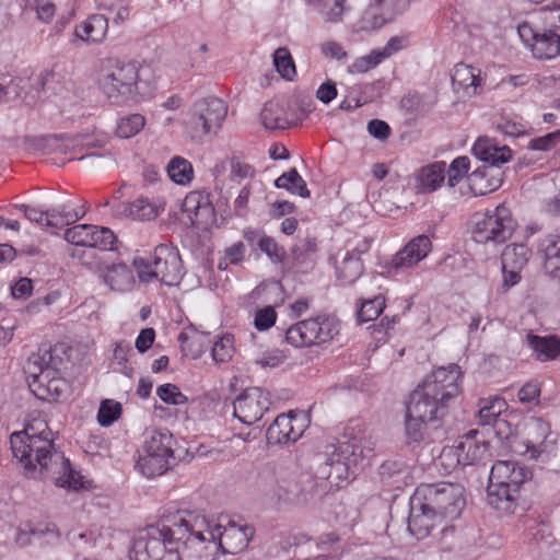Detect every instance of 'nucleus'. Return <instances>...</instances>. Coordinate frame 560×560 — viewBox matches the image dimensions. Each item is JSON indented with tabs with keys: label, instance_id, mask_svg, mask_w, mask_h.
I'll list each match as a JSON object with an SVG mask.
<instances>
[{
	"label": "nucleus",
	"instance_id": "nucleus-38",
	"mask_svg": "<svg viewBox=\"0 0 560 560\" xmlns=\"http://www.w3.org/2000/svg\"><path fill=\"white\" fill-rule=\"evenodd\" d=\"M170 178L177 185H188L194 178L191 163L182 156H174L166 167Z\"/></svg>",
	"mask_w": 560,
	"mask_h": 560
},
{
	"label": "nucleus",
	"instance_id": "nucleus-55",
	"mask_svg": "<svg viewBox=\"0 0 560 560\" xmlns=\"http://www.w3.org/2000/svg\"><path fill=\"white\" fill-rule=\"evenodd\" d=\"M277 319V313L272 306H265L257 310L254 318L256 329L262 331L272 327Z\"/></svg>",
	"mask_w": 560,
	"mask_h": 560
},
{
	"label": "nucleus",
	"instance_id": "nucleus-30",
	"mask_svg": "<svg viewBox=\"0 0 560 560\" xmlns=\"http://www.w3.org/2000/svg\"><path fill=\"white\" fill-rule=\"evenodd\" d=\"M527 343L537 361L555 360L560 354V337L555 335H527Z\"/></svg>",
	"mask_w": 560,
	"mask_h": 560
},
{
	"label": "nucleus",
	"instance_id": "nucleus-35",
	"mask_svg": "<svg viewBox=\"0 0 560 560\" xmlns=\"http://www.w3.org/2000/svg\"><path fill=\"white\" fill-rule=\"evenodd\" d=\"M50 228L61 229L65 225L75 223L85 215L84 207L72 208L70 203H63L50 209Z\"/></svg>",
	"mask_w": 560,
	"mask_h": 560
},
{
	"label": "nucleus",
	"instance_id": "nucleus-5",
	"mask_svg": "<svg viewBox=\"0 0 560 560\" xmlns=\"http://www.w3.org/2000/svg\"><path fill=\"white\" fill-rule=\"evenodd\" d=\"M447 406L419 385L409 397L405 415V431L409 443H431L444 438L441 420Z\"/></svg>",
	"mask_w": 560,
	"mask_h": 560
},
{
	"label": "nucleus",
	"instance_id": "nucleus-40",
	"mask_svg": "<svg viewBox=\"0 0 560 560\" xmlns=\"http://www.w3.org/2000/svg\"><path fill=\"white\" fill-rule=\"evenodd\" d=\"M171 462L144 453L137 462V468L147 478L161 476L170 469Z\"/></svg>",
	"mask_w": 560,
	"mask_h": 560
},
{
	"label": "nucleus",
	"instance_id": "nucleus-13",
	"mask_svg": "<svg viewBox=\"0 0 560 560\" xmlns=\"http://www.w3.org/2000/svg\"><path fill=\"white\" fill-rule=\"evenodd\" d=\"M452 91L459 102H468L486 92L487 77L479 67L457 62L451 70Z\"/></svg>",
	"mask_w": 560,
	"mask_h": 560
},
{
	"label": "nucleus",
	"instance_id": "nucleus-47",
	"mask_svg": "<svg viewBox=\"0 0 560 560\" xmlns=\"http://www.w3.org/2000/svg\"><path fill=\"white\" fill-rule=\"evenodd\" d=\"M121 405L113 399H105L101 402L97 412V422L102 427L112 425L121 415Z\"/></svg>",
	"mask_w": 560,
	"mask_h": 560
},
{
	"label": "nucleus",
	"instance_id": "nucleus-45",
	"mask_svg": "<svg viewBox=\"0 0 560 560\" xmlns=\"http://www.w3.org/2000/svg\"><path fill=\"white\" fill-rule=\"evenodd\" d=\"M317 550L322 553L317 556V559L324 560L323 558H335L341 553L340 537L336 532H330L320 535L316 541Z\"/></svg>",
	"mask_w": 560,
	"mask_h": 560
},
{
	"label": "nucleus",
	"instance_id": "nucleus-60",
	"mask_svg": "<svg viewBox=\"0 0 560 560\" xmlns=\"http://www.w3.org/2000/svg\"><path fill=\"white\" fill-rule=\"evenodd\" d=\"M501 271H502V283L499 287L500 293H506L511 288L515 287L520 283L522 276V269H512V268H504L503 265H501Z\"/></svg>",
	"mask_w": 560,
	"mask_h": 560
},
{
	"label": "nucleus",
	"instance_id": "nucleus-6",
	"mask_svg": "<svg viewBox=\"0 0 560 560\" xmlns=\"http://www.w3.org/2000/svg\"><path fill=\"white\" fill-rule=\"evenodd\" d=\"M340 433L338 444H328L324 454L318 455L319 478L336 485L347 474L351 457L355 462L358 457H364L365 452L373 451L372 443L366 438L365 428L359 420H350L342 427Z\"/></svg>",
	"mask_w": 560,
	"mask_h": 560
},
{
	"label": "nucleus",
	"instance_id": "nucleus-4",
	"mask_svg": "<svg viewBox=\"0 0 560 560\" xmlns=\"http://www.w3.org/2000/svg\"><path fill=\"white\" fill-rule=\"evenodd\" d=\"M98 86L114 103L147 102L155 90L156 74L150 65L106 58L101 61Z\"/></svg>",
	"mask_w": 560,
	"mask_h": 560
},
{
	"label": "nucleus",
	"instance_id": "nucleus-10",
	"mask_svg": "<svg viewBox=\"0 0 560 560\" xmlns=\"http://www.w3.org/2000/svg\"><path fill=\"white\" fill-rule=\"evenodd\" d=\"M54 364L50 350L32 354L27 360L25 372L28 386L39 399H59L65 392L66 383Z\"/></svg>",
	"mask_w": 560,
	"mask_h": 560
},
{
	"label": "nucleus",
	"instance_id": "nucleus-49",
	"mask_svg": "<svg viewBox=\"0 0 560 560\" xmlns=\"http://www.w3.org/2000/svg\"><path fill=\"white\" fill-rule=\"evenodd\" d=\"M94 230L93 224H77L72 228L66 230L63 234V238L75 246L88 247L89 242L92 240L90 237L91 231Z\"/></svg>",
	"mask_w": 560,
	"mask_h": 560
},
{
	"label": "nucleus",
	"instance_id": "nucleus-27",
	"mask_svg": "<svg viewBox=\"0 0 560 560\" xmlns=\"http://www.w3.org/2000/svg\"><path fill=\"white\" fill-rule=\"evenodd\" d=\"M520 490L488 485L487 501L491 508L500 513L511 514L517 508Z\"/></svg>",
	"mask_w": 560,
	"mask_h": 560
},
{
	"label": "nucleus",
	"instance_id": "nucleus-14",
	"mask_svg": "<svg viewBox=\"0 0 560 560\" xmlns=\"http://www.w3.org/2000/svg\"><path fill=\"white\" fill-rule=\"evenodd\" d=\"M228 116V107H192L184 120L191 140L202 141L211 132L217 133Z\"/></svg>",
	"mask_w": 560,
	"mask_h": 560
},
{
	"label": "nucleus",
	"instance_id": "nucleus-9",
	"mask_svg": "<svg viewBox=\"0 0 560 560\" xmlns=\"http://www.w3.org/2000/svg\"><path fill=\"white\" fill-rule=\"evenodd\" d=\"M464 492L459 483L439 482L421 483L413 494L416 503L421 502L423 508L431 509L439 517L455 520L466 504Z\"/></svg>",
	"mask_w": 560,
	"mask_h": 560
},
{
	"label": "nucleus",
	"instance_id": "nucleus-50",
	"mask_svg": "<svg viewBox=\"0 0 560 560\" xmlns=\"http://www.w3.org/2000/svg\"><path fill=\"white\" fill-rule=\"evenodd\" d=\"M495 129L504 136L518 137L526 132V124L518 117L502 116L494 122Z\"/></svg>",
	"mask_w": 560,
	"mask_h": 560
},
{
	"label": "nucleus",
	"instance_id": "nucleus-28",
	"mask_svg": "<svg viewBox=\"0 0 560 560\" xmlns=\"http://www.w3.org/2000/svg\"><path fill=\"white\" fill-rule=\"evenodd\" d=\"M104 282L112 291L125 293L133 289L136 279L132 269L126 264H113L106 268Z\"/></svg>",
	"mask_w": 560,
	"mask_h": 560
},
{
	"label": "nucleus",
	"instance_id": "nucleus-57",
	"mask_svg": "<svg viewBox=\"0 0 560 560\" xmlns=\"http://www.w3.org/2000/svg\"><path fill=\"white\" fill-rule=\"evenodd\" d=\"M85 117L82 107H62L59 110V119L57 124L63 128H68L77 122H81Z\"/></svg>",
	"mask_w": 560,
	"mask_h": 560
},
{
	"label": "nucleus",
	"instance_id": "nucleus-15",
	"mask_svg": "<svg viewBox=\"0 0 560 560\" xmlns=\"http://www.w3.org/2000/svg\"><path fill=\"white\" fill-rule=\"evenodd\" d=\"M489 443L479 439L477 432L466 434L456 446L446 447L442 451L440 459H450V465L468 466L475 465L488 456Z\"/></svg>",
	"mask_w": 560,
	"mask_h": 560
},
{
	"label": "nucleus",
	"instance_id": "nucleus-36",
	"mask_svg": "<svg viewBox=\"0 0 560 560\" xmlns=\"http://www.w3.org/2000/svg\"><path fill=\"white\" fill-rule=\"evenodd\" d=\"M363 269V262L360 257L346 254L341 262L337 266V279L342 284H351L361 277Z\"/></svg>",
	"mask_w": 560,
	"mask_h": 560
},
{
	"label": "nucleus",
	"instance_id": "nucleus-54",
	"mask_svg": "<svg viewBox=\"0 0 560 560\" xmlns=\"http://www.w3.org/2000/svg\"><path fill=\"white\" fill-rule=\"evenodd\" d=\"M234 349L232 338L226 336L220 338L212 347V358L215 362H226L233 355Z\"/></svg>",
	"mask_w": 560,
	"mask_h": 560
},
{
	"label": "nucleus",
	"instance_id": "nucleus-41",
	"mask_svg": "<svg viewBox=\"0 0 560 560\" xmlns=\"http://www.w3.org/2000/svg\"><path fill=\"white\" fill-rule=\"evenodd\" d=\"M505 409L506 402L503 398L494 397L480 400V409L478 411L480 424L489 425L494 423Z\"/></svg>",
	"mask_w": 560,
	"mask_h": 560
},
{
	"label": "nucleus",
	"instance_id": "nucleus-16",
	"mask_svg": "<svg viewBox=\"0 0 560 560\" xmlns=\"http://www.w3.org/2000/svg\"><path fill=\"white\" fill-rule=\"evenodd\" d=\"M462 371L457 364L442 366L428 374L421 386L444 404L460 393Z\"/></svg>",
	"mask_w": 560,
	"mask_h": 560
},
{
	"label": "nucleus",
	"instance_id": "nucleus-46",
	"mask_svg": "<svg viewBox=\"0 0 560 560\" xmlns=\"http://www.w3.org/2000/svg\"><path fill=\"white\" fill-rule=\"evenodd\" d=\"M382 61L383 59L378 50L373 49L370 54L355 58L353 62L348 66V72L351 74L366 73L376 68Z\"/></svg>",
	"mask_w": 560,
	"mask_h": 560
},
{
	"label": "nucleus",
	"instance_id": "nucleus-58",
	"mask_svg": "<svg viewBox=\"0 0 560 560\" xmlns=\"http://www.w3.org/2000/svg\"><path fill=\"white\" fill-rule=\"evenodd\" d=\"M560 142V131L547 133L529 141L528 148L535 151H549Z\"/></svg>",
	"mask_w": 560,
	"mask_h": 560
},
{
	"label": "nucleus",
	"instance_id": "nucleus-34",
	"mask_svg": "<svg viewBox=\"0 0 560 560\" xmlns=\"http://www.w3.org/2000/svg\"><path fill=\"white\" fill-rule=\"evenodd\" d=\"M532 255L525 244H509L501 254V265L504 268L524 269Z\"/></svg>",
	"mask_w": 560,
	"mask_h": 560
},
{
	"label": "nucleus",
	"instance_id": "nucleus-37",
	"mask_svg": "<svg viewBox=\"0 0 560 560\" xmlns=\"http://www.w3.org/2000/svg\"><path fill=\"white\" fill-rule=\"evenodd\" d=\"M275 186L303 198L310 197V190L307 189L306 183L295 168H291L279 176L275 180Z\"/></svg>",
	"mask_w": 560,
	"mask_h": 560
},
{
	"label": "nucleus",
	"instance_id": "nucleus-3",
	"mask_svg": "<svg viewBox=\"0 0 560 560\" xmlns=\"http://www.w3.org/2000/svg\"><path fill=\"white\" fill-rule=\"evenodd\" d=\"M192 560H214L219 552L236 555L245 550L254 527L230 521L225 526L213 518L188 512Z\"/></svg>",
	"mask_w": 560,
	"mask_h": 560
},
{
	"label": "nucleus",
	"instance_id": "nucleus-19",
	"mask_svg": "<svg viewBox=\"0 0 560 560\" xmlns=\"http://www.w3.org/2000/svg\"><path fill=\"white\" fill-rule=\"evenodd\" d=\"M191 225L206 228L215 221V210L210 200V194L203 190H194L186 195L182 203Z\"/></svg>",
	"mask_w": 560,
	"mask_h": 560
},
{
	"label": "nucleus",
	"instance_id": "nucleus-31",
	"mask_svg": "<svg viewBox=\"0 0 560 560\" xmlns=\"http://www.w3.org/2000/svg\"><path fill=\"white\" fill-rule=\"evenodd\" d=\"M108 31V20L102 14H95L75 27V36L85 43L102 42Z\"/></svg>",
	"mask_w": 560,
	"mask_h": 560
},
{
	"label": "nucleus",
	"instance_id": "nucleus-7",
	"mask_svg": "<svg viewBox=\"0 0 560 560\" xmlns=\"http://www.w3.org/2000/svg\"><path fill=\"white\" fill-rule=\"evenodd\" d=\"M472 154L487 165L476 168L468 175L469 186L475 195H486L501 186L502 178L490 173L493 167L509 162L512 150L508 145H498L492 139L480 137L474 143Z\"/></svg>",
	"mask_w": 560,
	"mask_h": 560
},
{
	"label": "nucleus",
	"instance_id": "nucleus-52",
	"mask_svg": "<svg viewBox=\"0 0 560 560\" xmlns=\"http://www.w3.org/2000/svg\"><path fill=\"white\" fill-rule=\"evenodd\" d=\"M470 161L468 156H458L452 161L447 170V184L455 187L468 173Z\"/></svg>",
	"mask_w": 560,
	"mask_h": 560
},
{
	"label": "nucleus",
	"instance_id": "nucleus-42",
	"mask_svg": "<svg viewBox=\"0 0 560 560\" xmlns=\"http://www.w3.org/2000/svg\"><path fill=\"white\" fill-rule=\"evenodd\" d=\"M273 66L281 78L287 81H293L296 77L295 63L287 47L276 49L273 52Z\"/></svg>",
	"mask_w": 560,
	"mask_h": 560
},
{
	"label": "nucleus",
	"instance_id": "nucleus-48",
	"mask_svg": "<svg viewBox=\"0 0 560 560\" xmlns=\"http://www.w3.org/2000/svg\"><path fill=\"white\" fill-rule=\"evenodd\" d=\"M385 307V300L383 296H375L374 299L362 302L358 311V319L361 323L376 319Z\"/></svg>",
	"mask_w": 560,
	"mask_h": 560
},
{
	"label": "nucleus",
	"instance_id": "nucleus-56",
	"mask_svg": "<svg viewBox=\"0 0 560 560\" xmlns=\"http://www.w3.org/2000/svg\"><path fill=\"white\" fill-rule=\"evenodd\" d=\"M19 209L23 211L26 219L32 222L38 223L40 226L50 228V213L51 210H40L35 207H30L26 205L19 206Z\"/></svg>",
	"mask_w": 560,
	"mask_h": 560
},
{
	"label": "nucleus",
	"instance_id": "nucleus-20",
	"mask_svg": "<svg viewBox=\"0 0 560 560\" xmlns=\"http://www.w3.org/2000/svg\"><path fill=\"white\" fill-rule=\"evenodd\" d=\"M532 478V471L515 460L504 459L495 462L490 470L489 485L516 488Z\"/></svg>",
	"mask_w": 560,
	"mask_h": 560
},
{
	"label": "nucleus",
	"instance_id": "nucleus-11",
	"mask_svg": "<svg viewBox=\"0 0 560 560\" xmlns=\"http://www.w3.org/2000/svg\"><path fill=\"white\" fill-rule=\"evenodd\" d=\"M340 329L339 320L331 315H317L291 325L285 330V341L294 348H310L330 342Z\"/></svg>",
	"mask_w": 560,
	"mask_h": 560
},
{
	"label": "nucleus",
	"instance_id": "nucleus-61",
	"mask_svg": "<svg viewBox=\"0 0 560 560\" xmlns=\"http://www.w3.org/2000/svg\"><path fill=\"white\" fill-rule=\"evenodd\" d=\"M319 48L325 57H329L338 61L345 60L348 57L347 50L336 40H326L320 44Z\"/></svg>",
	"mask_w": 560,
	"mask_h": 560
},
{
	"label": "nucleus",
	"instance_id": "nucleus-18",
	"mask_svg": "<svg viewBox=\"0 0 560 560\" xmlns=\"http://www.w3.org/2000/svg\"><path fill=\"white\" fill-rule=\"evenodd\" d=\"M306 428V419L302 413L289 412L279 415L267 429L269 444H289L296 442Z\"/></svg>",
	"mask_w": 560,
	"mask_h": 560
},
{
	"label": "nucleus",
	"instance_id": "nucleus-21",
	"mask_svg": "<svg viewBox=\"0 0 560 560\" xmlns=\"http://www.w3.org/2000/svg\"><path fill=\"white\" fill-rule=\"evenodd\" d=\"M308 114L305 107H262L259 119L268 130L287 129L300 125Z\"/></svg>",
	"mask_w": 560,
	"mask_h": 560
},
{
	"label": "nucleus",
	"instance_id": "nucleus-26",
	"mask_svg": "<svg viewBox=\"0 0 560 560\" xmlns=\"http://www.w3.org/2000/svg\"><path fill=\"white\" fill-rule=\"evenodd\" d=\"M445 162H434L421 167L416 174V189L428 194L435 191L445 180Z\"/></svg>",
	"mask_w": 560,
	"mask_h": 560
},
{
	"label": "nucleus",
	"instance_id": "nucleus-17",
	"mask_svg": "<svg viewBox=\"0 0 560 560\" xmlns=\"http://www.w3.org/2000/svg\"><path fill=\"white\" fill-rule=\"evenodd\" d=\"M271 400L269 393L259 387L245 389L233 402V415L242 423L252 425L259 421L269 410Z\"/></svg>",
	"mask_w": 560,
	"mask_h": 560
},
{
	"label": "nucleus",
	"instance_id": "nucleus-29",
	"mask_svg": "<svg viewBox=\"0 0 560 560\" xmlns=\"http://www.w3.org/2000/svg\"><path fill=\"white\" fill-rule=\"evenodd\" d=\"M532 52L537 59H551L560 54V22L553 28L538 34L532 44Z\"/></svg>",
	"mask_w": 560,
	"mask_h": 560
},
{
	"label": "nucleus",
	"instance_id": "nucleus-44",
	"mask_svg": "<svg viewBox=\"0 0 560 560\" xmlns=\"http://www.w3.org/2000/svg\"><path fill=\"white\" fill-rule=\"evenodd\" d=\"M90 237L92 240L89 242L88 247L97 248L100 250H113L117 242V237L110 229L97 225H94Z\"/></svg>",
	"mask_w": 560,
	"mask_h": 560
},
{
	"label": "nucleus",
	"instance_id": "nucleus-32",
	"mask_svg": "<svg viewBox=\"0 0 560 560\" xmlns=\"http://www.w3.org/2000/svg\"><path fill=\"white\" fill-rule=\"evenodd\" d=\"M544 253L545 271L555 279H560V234H549L540 243Z\"/></svg>",
	"mask_w": 560,
	"mask_h": 560
},
{
	"label": "nucleus",
	"instance_id": "nucleus-2",
	"mask_svg": "<svg viewBox=\"0 0 560 560\" xmlns=\"http://www.w3.org/2000/svg\"><path fill=\"white\" fill-rule=\"evenodd\" d=\"M189 527L188 512L163 516L136 534L130 560H165L174 553H183L192 560Z\"/></svg>",
	"mask_w": 560,
	"mask_h": 560
},
{
	"label": "nucleus",
	"instance_id": "nucleus-59",
	"mask_svg": "<svg viewBox=\"0 0 560 560\" xmlns=\"http://www.w3.org/2000/svg\"><path fill=\"white\" fill-rule=\"evenodd\" d=\"M346 0H323L324 8L322 13L324 14L326 21L328 22H339L341 21Z\"/></svg>",
	"mask_w": 560,
	"mask_h": 560
},
{
	"label": "nucleus",
	"instance_id": "nucleus-53",
	"mask_svg": "<svg viewBox=\"0 0 560 560\" xmlns=\"http://www.w3.org/2000/svg\"><path fill=\"white\" fill-rule=\"evenodd\" d=\"M159 398L168 405H185L188 398L179 390L175 384L166 383L156 388Z\"/></svg>",
	"mask_w": 560,
	"mask_h": 560
},
{
	"label": "nucleus",
	"instance_id": "nucleus-43",
	"mask_svg": "<svg viewBox=\"0 0 560 560\" xmlns=\"http://www.w3.org/2000/svg\"><path fill=\"white\" fill-rule=\"evenodd\" d=\"M161 210H163L162 205L151 202L148 198L140 197L132 201L131 219L141 221L153 220L160 214Z\"/></svg>",
	"mask_w": 560,
	"mask_h": 560
},
{
	"label": "nucleus",
	"instance_id": "nucleus-63",
	"mask_svg": "<svg viewBox=\"0 0 560 560\" xmlns=\"http://www.w3.org/2000/svg\"><path fill=\"white\" fill-rule=\"evenodd\" d=\"M368 132L375 139L386 140L390 135V128L384 120L372 119L368 124Z\"/></svg>",
	"mask_w": 560,
	"mask_h": 560
},
{
	"label": "nucleus",
	"instance_id": "nucleus-24",
	"mask_svg": "<svg viewBox=\"0 0 560 560\" xmlns=\"http://www.w3.org/2000/svg\"><path fill=\"white\" fill-rule=\"evenodd\" d=\"M439 515L431 509L423 508L421 502L416 503V494L410 500V514L408 517V530L417 539L429 536L434 526V518Z\"/></svg>",
	"mask_w": 560,
	"mask_h": 560
},
{
	"label": "nucleus",
	"instance_id": "nucleus-64",
	"mask_svg": "<svg viewBox=\"0 0 560 560\" xmlns=\"http://www.w3.org/2000/svg\"><path fill=\"white\" fill-rule=\"evenodd\" d=\"M32 291L33 282L28 278H21L11 287V294L14 299L25 300L31 296Z\"/></svg>",
	"mask_w": 560,
	"mask_h": 560
},
{
	"label": "nucleus",
	"instance_id": "nucleus-12",
	"mask_svg": "<svg viewBox=\"0 0 560 560\" xmlns=\"http://www.w3.org/2000/svg\"><path fill=\"white\" fill-rule=\"evenodd\" d=\"M472 240L479 244H502L509 240L515 229L511 210L504 205L492 211L477 212L472 219Z\"/></svg>",
	"mask_w": 560,
	"mask_h": 560
},
{
	"label": "nucleus",
	"instance_id": "nucleus-39",
	"mask_svg": "<svg viewBox=\"0 0 560 560\" xmlns=\"http://www.w3.org/2000/svg\"><path fill=\"white\" fill-rule=\"evenodd\" d=\"M145 125L143 115L135 113L121 116L117 120L115 135L120 139H129L138 135Z\"/></svg>",
	"mask_w": 560,
	"mask_h": 560
},
{
	"label": "nucleus",
	"instance_id": "nucleus-22",
	"mask_svg": "<svg viewBox=\"0 0 560 560\" xmlns=\"http://www.w3.org/2000/svg\"><path fill=\"white\" fill-rule=\"evenodd\" d=\"M431 248L429 236L422 234L413 237L392 258L390 269L398 272L412 268L428 256Z\"/></svg>",
	"mask_w": 560,
	"mask_h": 560
},
{
	"label": "nucleus",
	"instance_id": "nucleus-25",
	"mask_svg": "<svg viewBox=\"0 0 560 560\" xmlns=\"http://www.w3.org/2000/svg\"><path fill=\"white\" fill-rule=\"evenodd\" d=\"M313 483L314 481L308 475L283 478L278 481L277 495L291 503H304L308 500Z\"/></svg>",
	"mask_w": 560,
	"mask_h": 560
},
{
	"label": "nucleus",
	"instance_id": "nucleus-1",
	"mask_svg": "<svg viewBox=\"0 0 560 560\" xmlns=\"http://www.w3.org/2000/svg\"><path fill=\"white\" fill-rule=\"evenodd\" d=\"M13 456L30 478L49 479L57 487L78 491L84 488L80 471L56 447L52 432L43 420L28 423L10 436Z\"/></svg>",
	"mask_w": 560,
	"mask_h": 560
},
{
	"label": "nucleus",
	"instance_id": "nucleus-51",
	"mask_svg": "<svg viewBox=\"0 0 560 560\" xmlns=\"http://www.w3.org/2000/svg\"><path fill=\"white\" fill-rule=\"evenodd\" d=\"M258 248L270 259L273 264H280L285 258V250L280 246L277 241L271 236H261L258 240Z\"/></svg>",
	"mask_w": 560,
	"mask_h": 560
},
{
	"label": "nucleus",
	"instance_id": "nucleus-33",
	"mask_svg": "<svg viewBox=\"0 0 560 560\" xmlns=\"http://www.w3.org/2000/svg\"><path fill=\"white\" fill-rule=\"evenodd\" d=\"M144 453L170 460L174 458L173 436L170 432L154 431L144 443Z\"/></svg>",
	"mask_w": 560,
	"mask_h": 560
},
{
	"label": "nucleus",
	"instance_id": "nucleus-62",
	"mask_svg": "<svg viewBox=\"0 0 560 560\" xmlns=\"http://www.w3.org/2000/svg\"><path fill=\"white\" fill-rule=\"evenodd\" d=\"M540 395V387L537 382L530 381L522 386L518 390V399L522 404H528L538 399Z\"/></svg>",
	"mask_w": 560,
	"mask_h": 560
},
{
	"label": "nucleus",
	"instance_id": "nucleus-8",
	"mask_svg": "<svg viewBox=\"0 0 560 560\" xmlns=\"http://www.w3.org/2000/svg\"><path fill=\"white\" fill-rule=\"evenodd\" d=\"M138 277L142 282L154 278L168 287L178 285L185 275L179 250L172 244L158 245L150 260L142 257L133 259Z\"/></svg>",
	"mask_w": 560,
	"mask_h": 560
},
{
	"label": "nucleus",
	"instance_id": "nucleus-23",
	"mask_svg": "<svg viewBox=\"0 0 560 560\" xmlns=\"http://www.w3.org/2000/svg\"><path fill=\"white\" fill-rule=\"evenodd\" d=\"M396 15L395 0H374L363 11L360 28L374 31L392 21Z\"/></svg>",
	"mask_w": 560,
	"mask_h": 560
}]
</instances>
